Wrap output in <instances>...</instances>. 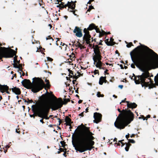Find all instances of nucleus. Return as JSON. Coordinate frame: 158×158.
<instances>
[{"instance_id":"7ed1b4c3","label":"nucleus","mask_w":158,"mask_h":158,"mask_svg":"<svg viewBox=\"0 0 158 158\" xmlns=\"http://www.w3.org/2000/svg\"><path fill=\"white\" fill-rule=\"evenodd\" d=\"M140 46H137V47L134 48L130 53L131 60L134 64H131V67L133 69L135 68V65L137 67L139 68L140 70L144 73L146 71H148V69L145 68V67H143L142 65L140 64V62L139 60V57L140 55L142 53H143L144 52L143 50L147 49L145 47L147 46L142 44L140 43Z\"/></svg>"},{"instance_id":"6ab92c4d","label":"nucleus","mask_w":158,"mask_h":158,"mask_svg":"<svg viewBox=\"0 0 158 158\" xmlns=\"http://www.w3.org/2000/svg\"><path fill=\"white\" fill-rule=\"evenodd\" d=\"M11 90H12V91L15 93L16 94L20 95L21 93V90L18 88H17L16 87H14L13 88L11 89H10V91Z\"/></svg>"},{"instance_id":"58836bf2","label":"nucleus","mask_w":158,"mask_h":158,"mask_svg":"<svg viewBox=\"0 0 158 158\" xmlns=\"http://www.w3.org/2000/svg\"><path fill=\"white\" fill-rule=\"evenodd\" d=\"M17 53L15 54V55L14 56H15L14 58V60L13 62L14 63L16 62V60H17V58L18 57V56L16 55V54Z\"/></svg>"},{"instance_id":"3c124183","label":"nucleus","mask_w":158,"mask_h":158,"mask_svg":"<svg viewBox=\"0 0 158 158\" xmlns=\"http://www.w3.org/2000/svg\"><path fill=\"white\" fill-rule=\"evenodd\" d=\"M74 56H75V55H74V54L73 52L72 53V55H70L69 56L70 58H71L72 57L73 58H74Z\"/></svg>"},{"instance_id":"37998d69","label":"nucleus","mask_w":158,"mask_h":158,"mask_svg":"<svg viewBox=\"0 0 158 158\" xmlns=\"http://www.w3.org/2000/svg\"><path fill=\"white\" fill-rule=\"evenodd\" d=\"M59 150H60V152H64V151H66L67 149L66 148H64H64H60L59 149Z\"/></svg>"},{"instance_id":"f257e3e1","label":"nucleus","mask_w":158,"mask_h":158,"mask_svg":"<svg viewBox=\"0 0 158 158\" xmlns=\"http://www.w3.org/2000/svg\"><path fill=\"white\" fill-rule=\"evenodd\" d=\"M145 47L147 49L139 55L140 64L148 70L158 68V55L147 46Z\"/></svg>"},{"instance_id":"dca6fc26","label":"nucleus","mask_w":158,"mask_h":158,"mask_svg":"<svg viewBox=\"0 0 158 158\" xmlns=\"http://www.w3.org/2000/svg\"><path fill=\"white\" fill-rule=\"evenodd\" d=\"M10 90L9 87L7 85H2L0 84V91L1 92L3 93L7 90Z\"/></svg>"},{"instance_id":"79ce46f5","label":"nucleus","mask_w":158,"mask_h":158,"mask_svg":"<svg viewBox=\"0 0 158 158\" xmlns=\"http://www.w3.org/2000/svg\"><path fill=\"white\" fill-rule=\"evenodd\" d=\"M139 118H141L142 119H143V120H147V118H146V117H145L143 115H141V117H139Z\"/></svg>"},{"instance_id":"de8ad7c7","label":"nucleus","mask_w":158,"mask_h":158,"mask_svg":"<svg viewBox=\"0 0 158 158\" xmlns=\"http://www.w3.org/2000/svg\"><path fill=\"white\" fill-rule=\"evenodd\" d=\"M48 39H52V41H53L54 40L50 36H48V38H46L47 40Z\"/></svg>"},{"instance_id":"f03ea898","label":"nucleus","mask_w":158,"mask_h":158,"mask_svg":"<svg viewBox=\"0 0 158 158\" xmlns=\"http://www.w3.org/2000/svg\"><path fill=\"white\" fill-rule=\"evenodd\" d=\"M118 110L120 113L117 117L114 125L118 129H123L133 120L134 114L128 108L122 110L118 108Z\"/></svg>"},{"instance_id":"473e14b6","label":"nucleus","mask_w":158,"mask_h":158,"mask_svg":"<svg viewBox=\"0 0 158 158\" xmlns=\"http://www.w3.org/2000/svg\"><path fill=\"white\" fill-rule=\"evenodd\" d=\"M60 144L62 145V147L64 148V147L65 146L66 144H65V142L64 141H61L60 142Z\"/></svg>"},{"instance_id":"20e7f679","label":"nucleus","mask_w":158,"mask_h":158,"mask_svg":"<svg viewBox=\"0 0 158 158\" xmlns=\"http://www.w3.org/2000/svg\"><path fill=\"white\" fill-rule=\"evenodd\" d=\"M73 136L74 134L72 137V144L77 151L82 153L88 150L90 151L93 148V146L94 144V142L93 140L94 138L93 135L78 141L79 144L77 145L74 142Z\"/></svg>"},{"instance_id":"8fccbe9b","label":"nucleus","mask_w":158,"mask_h":158,"mask_svg":"<svg viewBox=\"0 0 158 158\" xmlns=\"http://www.w3.org/2000/svg\"><path fill=\"white\" fill-rule=\"evenodd\" d=\"M102 40H100V42L98 44V45H102L103 44L102 43Z\"/></svg>"},{"instance_id":"0e129e2a","label":"nucleus","mask_w":158,"mask_h":158,"mask_svg":"<svg viewBox=\"0 0 158 158\" xmlns=\"http://www.w3.org/2000/svg\"><path fill=\"white\" fill-rule=\"evenodd\" d=\"M115 53L116 54H118V56H120V54L119 53V52H118V51L117 50H116V51H115Z\"/></svg>"},{"instance_id":"4468645a","label":"nucleus","mask_w":158,"mask_h":158,"mask_svg":"<svg viewBox=\"0 0 158 158\" xmlns=\"http://www.w3.org/2000/svg\"><path fill=\"white\" fill-rule=\"evenodd\" d=\"M91 36H86L84 35L83 37V44L85 43L86 44H89V43H91Z\"/></svg>"},{"instance_id":"2eb2a0df","label":"nucleus","mask_w":158,"mask_h":158,"mask_svg":"<svg viewBox=\"0 0 158 158\" xmlns=\"http://www.w3.org/2000/svg\"><path fill=\"white\" fill-rule=\"evenodd\" d=\"M67 7H68V9H69V8L74 10L75 9L76 7V4L73 3V1H71L70 2L68 1L66 4Z\"/></svg>"},{"instance_id":"680f3d73","label":"nucleus","mask_w":158,"mask_h":158,"mask_svg":"<svg viewBox=\"0 0 158 158\" xmlns=\"http://www.w3.org/2000/svg\"><path fill=\"white\" fill-rule=\"evenodd\" d=\"M126 98H125L124 100H122V101H121V102L120 103V104H121V103H124V102H126L127 101H125V100H126Z\"/></svg>"},{"instance_id":"2f4dec72","label":"nucleus","mask_w":158,"mask_h":158,"mask_svg":"<svg viewBox=\"0 0 158 158\" xmlns=\"http://www.w3.org/2000/svg\"><path fill=\"white\" fill-rule=\"evenodd\" d=\"M97 95L98 97H103L104 96V95L103 94H101L100 92H98Z\"/></svg>"},{"instance_id":"5fc2aeb1","label":"nucleus","mask_w":158,"mask_h":158,"mask_svg":"<svg viewBox=\"0 0 158 158\" xmlns=\"http://www.w3.org/2000/svg\"><path fill=\"white\" fill-rule=\"evenodd\" d=\"M97 63L99 64H100V65H102V63L101 61H98Z\"/></svg>"},{"instance_id":"a211bd4d","label":"nucleus","mask_w":158,"mask_h":158,"mask_svg":"<svg viewBox=\"0 0 158 158\" xmlns=\"http://www.w3.org/2000/svg\"><path fill=\"white\" fill-rule=\"evenodd\" d=\"M126 102L127 103V106L128 108L133 109L136 108L137 106V105L135 102L130 103L128 101Z\"/></svg>"},{"instance_id":"c756f323","label":"nucleus","mask_w":158,"mask_h":158,"mask_svg":"<svg viewBox=\"0 0 158 158\" xmlns=\"http://www.w3.org/2000/svg\"><path fill=\"white\" fill-rule=\"evenodd\" d=\"M106 34V32L103 30H102L101 32L100 31V34H99V37H102L103 35H104L105 34Z\"/></svg>"},{"instance_id":"a878e982","label":"nucleus","mask_w":158,"mask_h":158,"mask_svg":"<svg viewBox=\"0 0 158 158\" xmlns=\"http://www.w3.org/2000/svg\"><path fill=\"white\" fill-rule=\"evenodd\" d=\"M23 100L25 102H27V105H28L30 103H32L33 102V101L32 99L30 100L28 98L27 99V100L24 99L23 98Z\"/></svg>"},{"instance_id":"603ef678","label":"nucleus","mask_w":158,"mask_h":158,"mask_svg":"<svg viewBox=\"0 0 158 158\" xmlns=\"http://www.w3.org/2000/svg\"><path fill=\"white\" fill-rule=\"evenodd\" d=\"M84 111H83V112L81 113V114H79V116H81V117H83L84 116Z\"/></svg>"},{"instance_id":"ea45409f","label":"nucleus","mask_w":158,"mask_h":158,"mask_svg":"<svg viewBox=\"0 0 158 158\" xmlns=\"http://www.w3.org/2000/svg\"><path fill=\"white\" fill-rule=\"evenodd\" d=\"M128 142L129 143H135V141L133 140V139H129L128 140Z\"/></svg>"},{"instance_id":"c85d7f7f","label":"nucleus","mask_w":158,"mask_h":158,"mask_svg":"<svg viewBox=\"0 0 158 158\" xmlns=\"http://www.w3.org/2000/svg\"><path fill=\"white\" fill-rule=\"evenodd\" d=\"M13 64V65L14 67L19 69V71L22 72V69H21L19 68V66L18 65L17 63L15 62L14 64Z\"/></svg>"},{"instance_id":"0eeeda50","label":"nucleus","mask_w":158,"mask_h":158,"mask_svg":"<svg viewBox=\"0 0 158 158\" xmlns=\"http://www.w3.org/2000/svg\"><path fill=\"white\" fill-rule=\"evenodd\" d=\"M50 98H48L47 100L45 101H41V106L39 107L38 110H39V113L37 114L38 116L46 119H48L49 117H48L47 115L48 114L50 109H52V107H53L51 103H48L50 101Z\"/></svg>"},{"instance_id":"f3484780","label":"nucleus","mask_w":158,"mask_h":158,"mask_svg":"<svg viewBox=\"0 0 158 158\" xmlns=\"http://www.w3.org/2000/svg\"><path fill=\"white\" fill-rule=\"evenodd\" d=\"M102 56L101 54L96 55H94L93 57V60L94 61V64H95L96 62H97L98 61H101Z\"/></svg>"},{"instance_id":"09e8293b","label":"nucleus","mask_w":158,"mask_h":158,"mask_svg":"<svg viewBox=\"0 0 158 158\" xmlns=\"http://www.w3.org/2000/svg\"><path fill=\"white\" fill-rule=\"evenodd\" d=\"M94 74L99 73V71L98 70H95L94 71Z\"/></svg>"},{"instance_id":"c03bdc74","label":"nucleus","mask_w":158,"mask_h":158,"mask_svg":"<svg viewBox=\"0 0 158 158\" xmlns=\"http://www.w3.org/2000/svg\"><path fill=\"white\" fill-rule=\"evenodd\" d=\"M47 60L48 61H52L53 60V59L52 58L49 57H47Z\"/></svg>"},{"instance_id":"a19ab883","label":"nucleus","mask_w":158,"mask_h":158,"mask_svg":"<svg viewBox=\"0 0 158 158\" xmlns=\"http://www.w3.org/2000/svg\"><path fill=\"white\" fill-rule=\"evenodd\" d=\"M114 39L112 38H110V41H109L110 43L112 44V42H114V45L115 44V42H114Z\"/></svg>"},{"instance_id":"aec40b11","label":"nucleus","mask_w":158,"mask_h":158,"mask_svg":"<svg viewBox=\"0 0 158 158\" xmlns=\"http://www.w3.org/2000/svg\"><path fill=\"white\" fill-rule=\"evenodd\" d=\"M65 120L66 122L65 124L67 126H71V124L73 123V122L71 121V119L68 116H66Z\"/></svg>"},{"instance_id":"69168bd1","label":"nucleus","mask_w":158,"mask_h":158,"mask_svg":"<svg viewBox=\"0 0 158 158\" xmlns=\"http://www.w3.org/2000/svg\"><path fill=\"white\" fill-rule=\"evenodd\" d=\"M43 120V118H42V119H41L40 120V122L42 123L43 124H44V122Z\"/></svg>"},{"instance_id":"412c9836","label":"nucleus","mask_w":158,"mask_h":158,"mask_svg":"<svg viewBox=\"0 0 158 158\" xmlns=\"http://www.w3.org/2000/svg\"><path fill=\"white\" fill-rule=\"evenodd\" d=\"M106 77H101L100 79L99 82V83L100 85H102L104 82V80H106V81H107V80H106Z\"/></svg>"},{"instance_id":"e433bc0d","label":"nucleus","mask_w":158,"mask_h":158,"mask_svg":"<svg viewBox=\"0 0 158 158\" xmlns=\"http://www.w3.org/2000/svg\"><path fill=\"white\" fill-rule=\"evenodd\" d=\"M92 9H94V8L93 6H92L91 5V6H89V9L87 10V11L89 12Z\"/></svg>"},{"instance_id":"a18cd8bd","label":"nucleus","mask_w":158,"mask_h":158,"mask_svg":"<svg viewBox=\"0 0 158 158\" xmlns=\"http://www.w3.org/2000/svg\"><path fill=\"white\" fill-rule=\"evenodd\" d=\"M91 43H89V44H88V46L90 47L91 48H93V44L92 45L90 44Z\"/></svg>"},{"instance_id":"c9c22d12","label":"nucleus","mask_w":158,"mask_h":158,"mask_svg":"<svg viewBox=\"0 0 158 158\" xmlns=\"http://www.w3.org/2000/svg\"><path fill=\"white\" fill-rule=\"evenodd\" d=\"M95 66L97 68H98L100 69H102V65L99 64L97 63H96V64L95 65Z\"/></svg>"},{"instance_id":"864d4df0","label":"nucleus","mask_w":158,"mask_h":158,"mask_svg":"<svg viewBox=\"0 0 158 158\" xmlns=\"http://www.w3.org/2000/svg\"><path fill=\"white\" fill-rule=\"evenodd\" d=\"M57 119L59 120V125H60L62 123L61 121L59 118H57Z\"/></svg>"},{"instance_id":"9d476101","label":"nucleus","mask_w":158,"mask_h":158,"mask_svg":"<svg viewBox=\"0 0 158 158\" xmlns=\"http://www.w3.org/2000/svg\"><path fill=\"white\" fill-rule=\"evenodd\" d=\"M51 95V98L50 100H51L52 98L54 99L55 100L51 103L53 107H52V110H55L60 108L63 105L66 104L68 102L67 99H64V101H62L61 98H57L56 97L52 94V92L51 93H49Z\"/></svg>"},{"instance_id":"bf43d9fd","label":"nucleus","mask_w":158,"mask_h":158,"mask_svg":"<svg viewBox=\"0 0 158 158\" xmlns=\"http://www.w3.org/2000/svg\"><path fill=\"white\" fill-rule=\"evenodd\" d=\"M63 155L65 157H66L67 156L66 151L64 152V153L63 154Z\"/></svg>"},{"instance_id":"39448f33","label":"nucleus","mask_w":158,"mask_h":158,"mask_svg":"<svg viewBox=\"0 0 158 158\" xmlns=\"http://www.w3.org/2000/svg\"><path fill=\"white\" fill-rule=\"evenodd\" d=\"M138 80H135V83L136 84H141L142 87H149V89L156 88V86H158V73L155 77V83L150 78V74L148 71H146L141 75L138 76Z\"/></svg>"},{"instance_id":"13d9d810","label":"nucleus","mask_w":158,"mask_h":158,"mask_svg":"<svg viewBox=\"0 0 158 158\" xmlns=\"http://www.w3.org/2000/svg\"><path fill=\"white\" fill-rule=\"evenodd\" d=\"M108 71V70L107 69H106L104 71V73L107 74H108L109 73L107 72Z\"/></svg>"},{"instance_id":"393cba45","label":"nucleus","mask_w":158,"mask_h":158,"mask_svg":"<svg viewBox=\"0 0 158 158\" xmlns=\"http://www.w3.org/2000/svg\"><path fill=\"white\" fill-rule=\"evenodd\" d=\"M125 144L126 145V147L125 148V150L127 152L129 151V149L130 146H131V144L130 143H125Z\"/></svg>"},{"instance_id":"774afa93","label":"nucleus","mask_w":158,"mask_h":158,"mask_svg":"<svg viewBox=\"0 0 158 158\" xmlns=\"http://www.w3.org/2000/svg\"><path fill=\"white\" fill-rule=\"evenodd\" d=\"M77 73L78 74L80 75H81V76H83V73H81L79 72H77Z\"/></svg>"},{"instance_id":"9b49d317","label":"nucleus","mask_w":158,"mask_h":158,"mask_svg":"<svg viewBox=\"0 0 158 158\" xmlns=\"http://www.w3.org/2000/svg\"><path fill=\"white\" fill-rule=\"evenodd\" d=\"M94 122L98 123L102 121V115L99 113L95 112L94 114Z\"/></svg>"},{"instance_id":"f8f14e48","label":"nucleus","mask_w":158,"mask_h":158,"mask_svg":"<svg viewBox=\"0 0 158 158\" xmlns=\"http://www.w3.org/2000/svg\"><path fill=\"white\" fill-rule=\"evenodd\" d=\"M73 32L76 34L75 35L77 37H81L83 35L81 29L78 27H75Z\"/></svg>"},{"instance_id":"cd10ccee","label":"nucleus","mask_w":158,"mask_h":158,"mask_svg":"<svg viewBox=\"0 0 158 158\" xmlns=\"http://www.w3.org/2000/svg\"><path fill=\"white\" fill-rule=\"evenodd\" d=\"M45 81L46 82V87L48 89H49L50 88L51 85L50 84V82L49 80H47L46 79L45 80Z\"/></svg>"},{"instance_id":"423d86ee","label":"nucleus","mask_w":158,"mask_h":158,"mask_svg":"<svg viewBox=\"0 0 158 158\" xmlns=\"http://www.w3.org/2000/svg\"><path fill=\"white\" fill-rule=\"evenodd\" d=\"M35 79L37 82L32 84L29 80L24 79L21 82L22 85L27 89H31L34 93H36L42 90L45 85L43 81L39 77H35L33 79Z\"/></svg>"},{"instance_id":"49530a36","label":"nucleus","mask_w":158,"mask_h":158,"mask_svg":"<svg viewBox=\"0 0 158 158\" xmlns=\"http://www.w3.org/2000/svg\"><path fill=\"white\" fill-rule=\"evenodd\" d=\"M133 76L135 77L134 78V79L133 80L135 81V80H138V79L137 80V78H136L137 77H138V76H135V75L134 73L133 74Z\"/></svg>"},{"instance_id":"6e6d98bb","label":"nucleus","mask_w":158,"mask_h":158,"mask_svg":"<svg viewBox=\"0 0 158 158\" xmlns=\"http://www.w3.org/2000/svg\"><path fill=\"white\" fill-rule=\"evenodd\" d=\"M129 137H130V135H129V134H128V135H126V138L128 140L129 139H128V138Z\"/></svg>"},{"instance_id":"4d7b16f0","label":"nucleus","mask_w":158,"mask_h":158,"mask_svg":"<svg viewBox=\"0 0 158 158\" xmlns=\"http://www.w3.org/2000/svg\"><path fill=\"white\" fill-rule=\"evenodd\" d=\"M93 1H94V0H89L88 2L87 3V4H91V2H92Z\"/></svg>"},{"instance_id":"4c0bfd02","label":"nucleus","mask_w":158,"mask_h":158,"mask_svg":"<svg viewBox=\"0 0 158 158\" xmlns=\"http://www.w3.org/2000/svg\"><path fill=\"white\" fill-rule=\"evenodd\" d=\"M95 29L96 30V32L97 33H99V34L100 33V31L99 29V28H98V26H96L95 28Z\"/></svg>"},{"instance_id":"bb28decb","label":"nucleus","mask_w":158,"mask_h":158,"mask_svg":"<svg viewBox=\"0 0 158 158\" xmlns=\"http://www.w3.org/2000/svg\"><path fill=\"white\" fill-rule=\"evenodd\" d=\"M109 39H107L105 40V42L106 45L108 46L114 45V42H112V44L110 43V42L109 41Z\"/></svg>"},{"instance_id":"72a5a7b5","label":"nucleus","mask_w":158,"mask_h":158,"mask_svg":"<svg viewBox=\"0 0 158 158\" xmlns=\"http://www.w3.org/2000/svg\"><path fill=\"white\" fill-rule=\"evenodd\" d=\"M66 7H67L66 4H65L64 5H60V9L62 10L64 8H66Z\"/></svg>"},{"instance_id":"052dcab7","label":"nucleus","mask_w":158,"mask_h":158,"mask_svg":"<svg viewBox=\"0 0 158 158\" xmlns=\"http://www.w3.org/2000/svg\"><path fill=\"white\" fill-rule=\"evenodd\" d=\"M91 39L92 40H91L92 42H93V41H94L95 42H96V39H93V38L92 37V38H91Z\"/></svg>"},{"instance_id":"6e6552de","label":"nucleus","mask_w":158,"mask_h":158,"mask_svg":"<svg viewBox=\"0 0 158 158\" xmlns=\"http://www.w3.org/2000/svg\"><path fill=\"white\" fill-rule=\"evenodd\" d=\"M77 128L79 130L83 129V131L78 135H74L73 138L75 143L77 139L79 141L94 135L90 131L89 127L84 126L83 123H82L81 125L78 126L77 127Z\"/></svg>"},{"instance_id":"b1692460","label":"nucleus","mask_w":158,"mask_h":158,"mask_svg":"<svg viewBox=\"0 0 158 158\" xmlns=\"http://www.w3.org/2000/svg\"><path fill=\"white\" fill-rule=\"evenodd\" d=\"M77 43H78L77 44H76L75 46L77 47H78L80 49H84L85 48V47L84 46H83L82 44H81V43L79 42V41H77Z\"/></svg>"},{"instance_id":"4be33fe9","label":"nucleus","mask_w":158,"mask_h":158,"mask_svg":"<svg viewBox=\"0 0 158 158\" xmlns=\"http://www.w3.org/2000/svg\"><path fill=\"white\" fill-rule=\"evenodd\" d=\"M96 26L93 23H92L89 25V27L87 28L88 30L91 31L94 29H95Z\"/></svg>"},{"instance_id":"7c9ffc66","label":"nucleus","mask_w":158,"mask_h":158,"mask_svg":"<svg viewBox=\"0 0 158 158\" xmlns=\"http://www.w3.org/2000/svg\"><path fill=\"white\" fill-rule=\"evenodd\" d=\"M68 11H69V12H73V14L75 16H77V15L76 14H75V12H76V11H77V10L74 9V10H70L69 9H68Z\"/></svg>"},{"instance_id":"e2e57ef3","label":"nucleus","mask_w":158,"mask_h":158,"mask_svg":"<svg viewBox=\"0 0 158 158\" xmlns=\"http://www.w3.org/2000/svg\"><path fill=\"white\" fill-rule=\"evenodd\" d=\"M60 45H61L63 46H64V45H66V47L67 46V45H65V44L64 43H63L61 42L60 43Z\"/></svg>"},{"instance_id":"1a4fd4ad","label":"nucleus","mask_w":158,"mask_h":158,"mask_svg":"<svg viewBox=\"0 0 158 158\" xmlns=\"http://www.w3.org/2000/svg\"><path fill=\"white\" fill-rule=\"evenodd\" d=\"M50 98V94L47 91H46L45 94H43L41 96L39 97V100L36 102L35 105H33L31 106L32 110L34 114H30V116L35 118V116H38L37 114L40 113L39 110L38 108L40 106H41V101H46Z\"/></svg>"},{"instance_id":"338daca9","label":"nucleus","mask_w":158,"mask_h":158,"mask_svg":"<svg viewBox=\"0 0 158 158\" xmlns=\"http://www.w3.org/2000/svg\"><path fill=\"white\" fill-rule=\"evenodd\" d=\"M118 87L121 88V89H122L123 87V85H119L118 86Z\"/></svg>"},{"instance_id":"f704fd0d","label":"nucleus","mask_w":158,"mask_h":158,"mask_svg":"<svg viewBox=\"0 0 158 158\" xmlns=\"http://www.w3.org/2000/svg\"><path fill=\"white\" fill-rule=\"evenodd\" d=\"M131 46H133L132 42H130L127 45V47L128 48H130Z\"/></svg>"},{"instance_id":"ddd939ff","label":"nucleus","mask_w":158,"mask_h":158,"mask_svg":"<svg viewBox=\"0 0 158 158\" xmlns=\"http://www.w3.org/2000/svg\"><path fill=\"white\" fill-rule=\"evenodd\" d=\"M101 48V47L99 46L98 45H94V44H93V48L94 49V52L95 54L94 55L101 54L100 49Z\"/></svg>"},{"instance_id":"5701e85b","label":"nucleus","mask_w":158,"mask_h":158,"mask_svg":"<svg viewBox=\"0 0 158 158\" xmlns=\"http://www.w3.org/2000/svg\"><path fill=\"white\" fill-rule=\"evenodd\" d=\"M89 30H88L87 28H85L84 29L83 31L85 33L84 35L86 36H90L89 31Z\"/></svg>"}]
</instances>
